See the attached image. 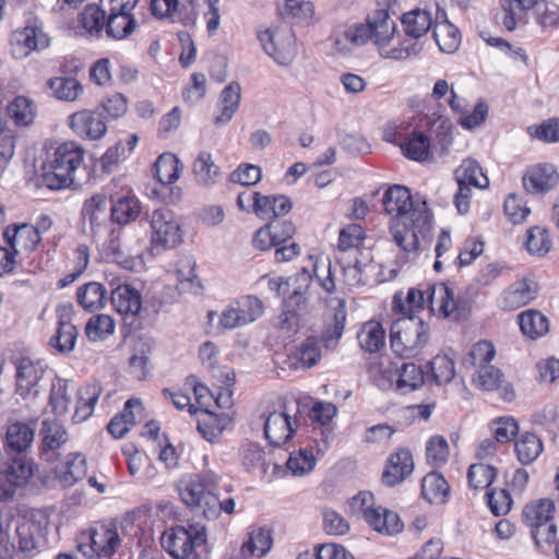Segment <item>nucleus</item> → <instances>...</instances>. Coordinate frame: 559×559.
Here are the masks:
<instances>
[{"label":"nucleus","mask_w":559,"mask_h":559,"mask_svg":"<svg viewBox=\"0 0 559 559\" xmlns=\"http://www.w3.org/2000/svg\"><path fill=\"white\" fill-rule=\"evenodd\" d=\"M406 305L402 304L397 296L394 297V310L404 316L413 314L414 310L423 309L427 304L432 311L444 318L460 320L462 310L459 301L454 299L453 290L445 284H423L416 288H409L406 296Z\"/></svg>","instance_id":"2"},{"label":"nucleus","mask_w":559,"mask_h":559,"mask_svg":"<svg viewBox=\"0 0 559 559\" xmlns=\"http://www.w3.org/2000/svg\"><path fill=\"white\" fill-rule=\"evenodd\" d=\"M286 465L294 475L301 476L310 473L316 466L312 449L301 448L290 453Z\"/></svg>","instance_id":"59"},{"label":"nucleus","mask_w":559,"mask_h":559,"mask_svg":"<svg viewBox=\"0 0 559 559\" xmlns=\"http://www.w3.org/2000/svg\"><path fill=\"white\" fill-rule=\"evenodd\" d=\"M84 159L83 148L75 142H64L50 154L41 168L40 183L59 190L75 183V174Z\"/></svg>","instance_id":"3"},{"label":"nucleus","mask_w":559,"mask_h":559,"mask_svg":"<svg viewBox=\"0 0 559 559\" xmlns=\"http://www.w3.org/2000/svg\"><path fill=\"white\" fill-rule=\"evenodd\" d=\"M312 280L311 273L302 267L296 275L287 277L290 281L293 290L288 297H285L288 307L304 308L306 306V293Z\"/></svg>","instance_id":"47"},{"label":"nucleus","mask_w":559,"mask_h":559,"mask_svg":"<svg viewBox=\"0 0 559 559\" xmlns=\"http://www.w3.org/2000/svg\"><path fill=\"white\" fill-rule=\"evenodd\" d=\"M497 476V469L487 464H473L468 468L467 478L474 489L488 488Z\"/></svg>","instance_id":"62"},{"label":"nucleus","mask_w":559,"mask_h":559,"mask_svg":"<svg viewBox=\"0 0 559 559\" xmlns=\"http://www.w3.org/2000/svg\"><path fill=\"white\" fill-rule=\"evenodd\" d=\"M360 348L366 353H378L385 345V331L381 323L368 321L362 324L357 334Z\"/></svg>","instance_id":"31"},{"label":"nucleus","mask_w":559,"mask_h":559,"mask_svg":"<svg viewBox=\"0 0 559 559\" xmlns=\"http://www.w3.org/2000/svg\"><path fill=\"white\" fill-rule=\"evenodd\" d=\"M241 100V87L238 83L227 85L219 97V114L214 117L216 126L229 122L239 107Z\"/></svg>","instance_id":"29"},{"label":"nucleus","mask_w":559,"mask_h":559,"mask_svg":"<svg viewBox=\"0 0 559 559\" xmlns=\"http://www.w3.org/2000/svg\"><path fill=\"white\" fill-rule=\"evenodd\" d=\"M15 536L19 550L28 557H33L43 540L40 524L28 519L17 520Z\"/></svg>","instance_id":"23"},{"label":"nucleus","mask_w":559,"mask_h":559,"mask_svg":"<svg viewBox=\"0 0 559 559\" xmlns=\"http://www.w3.org/2000/svg\"><path fill=\"white\" fill-rule=\"evenodd\" d=\"M52 96L63 102H74L83 93L82 84L74 78L56 76L47 81Z\"/></svg>","instance_id":"43"},{"label":"nucleus","mask_w":559,"mask_h":559,"mask_svg":"<svg viewBox=\"0 0 559 559\" xmlns=\"http://www.w3.org/2000/svg\"><path fill=\"white\" fill-rule=\"evenodd\" d=\"M39 437L41 439V455L48 461L52 460L55 451L69 440L68 431L57 419L43 420Z\"/></svg>","instance_id":"20"},{"label":"nucleus","mask_w":559,"mask_h":559,"mask_svg":"<svg viewBox=\"0 0 559 559\" xmlns=\"http://www.w3.org/2000/svg\"><path fill=\"white\" fill-rule=\"evenodd\" d=\"M78 301L83 309L90 312L100 310L105 306L106 290L97 282H90L78 289Z\"/></svg>","instance_id":"42"},{"label":"nucleus","mask_w":559,"mask_h":559,"mask_svg":"<svg viewBox=\"0 0 559 559\" xmlns=\"http://www.w3.org/2000/svg\"><path fill=\"white\" fill-rule=\"evenodd\" d=\"M301 308L288 307L286 299L283 301V311L274 321V326L282 332L283 336L289 337L294 335L300 324L298 311Z\"/></svg>","instance_id":"60"},{"label":"nucleus","mask_w":559,"mask_h":559,"mask_svg":"<svg viewBox=\"0 0 559 559\" xmlns=\"http://www.w3.org/2000/svg\"><path fill=\"white\" fill-rule=\"evenodd\" d=\"M370 380L381 390H390L396 384L397 370L390 360H374L368 366Z\"/></svg>","instance_id":"45"},{"label":"nucleus","mask_w":559,"mask_h":559,"mask_svg":"<svg viewBox=\"0 0 559 559\" xmlns=\"http://www.w3.org/2000/svg\"><path fill=\"white\" fill-rule=\"evenodd\" d=\"M9 117L19 126H28L36 116V106L34 102L25 96L15 97L8 105Z\"/></svg>","instance_id":"49"},{"label":"nucleus","mask_w":559,"mask_h":559,"mask_svg":"<svg viewBox=\"0 0 559 559\" xmlns=\"http://www.w3.org/2000/svg\"><path fill=\"white\" fill-rule=\"evenodd\" d=\"M200 417L198 418V430L202 437L210 441L215 442L221 437L225 425L226 417L215 415L210 409H199Z\"/></svg>","instance_id":"46"},{"label":"nucleus","mask_w":559,"mask_h":559,"mask_svg":"<svg viewBox=\"0 0 559 559\" xmlns=\"http://www.w3.org/2000/svg\"><path fill=\"white\" fill-rule=\"evenodd\" d=\"M521 332L531 340H537L549 331L547 317L538 310L530 309L519 316Z\"/></svg>","instance_id":"35"},{"label":"nucleus","mask_w":559,"mask_h":559,"mask_svg":"<svg viewBox=\"0 0 559 559\" xmlns=\"http://www.w3.org/2000/svg\"><path fill=\"white\" fill-rule=\"evenodd\" d=\"M367 523L378 533L389 536L401 533L404 527L396 512L381 506L367 513Z\"/></svg>","instance_id":"27"},{"label":"nucleus","mask_w":559,"mask_h":559,"mask_svg":"<svg viewBox=\"0 0 559 559\" xmlns=\"http://www.w3.org/2000/svg\"><path fill=\"white\" fill-rule=\"evenodd\" d=\"M48 404L51 407V412L57 416H62L68 412L71 404L68 380L59 377L52 379Z\"/></svg>","instance_id":"44"},{"label":"nucleus","mask_w":559,"mask_h":559,"mask_svg":"<svg viewBox=\"0 0 559 559\" xmlns=\"http://www.w3.org/2000/svg\"><path fill=\"white\" fill-rule=\"evenodd\" d=\"M34 436V429L26 423L14 421L9 424L5 432V449L10 452L23 454L31 448Z\"/></svg>","instance_id":"28"},{"label":"nucleus","mask_w":559,"mask_h":559,"mask_svg":"<svg viewBox=\"0 0 559 559\" xmlns=\"http://www.w3.org/2000/svg\"><path fill=\"white\" fill-rule=\"evenodd\" d=\"M424 371L413 362H404L397 370L396 388L406 393L419 388L424 383Z\"/></svg>","instance_id":"50"},{"label":"nucleus","mask_w":559,"mask_h":559,"mask_svg":"<svg viewBox=\"0 0 559 559\" xmlns=\"http://www.w3.org/2000/svg\"><path fill=\"white\" fill-rule=\"evenodd\" d=\"M273 537L271 528L263 526L257 527L249 534L247 539V551L252 556L261 558L272 548Z\"/></svg>","instance_id":"54"},{"label":"nucleus","mask_w":559,"mask_h":559,"mask_svg":"<svg viewBox=\"0 0 559 559\" xmlns=\"http://www.w3.org/2000/svg\"><path fill=\"white\" fill-rule=\"evenodd\" d=\"M81 215L84 226H88L93 235L102 233L109 221L107 197L97 193L86 199Z\"/></svg>","instance_id":"17"},{"label":"nucleus","mask_w":559,"mask_h":559,"mask_svg":"<svg viewBox=\"0 0 559 559\" xmlns=\"http://www.w3.org/2000/svg\"><path fill=\"white\" fill-rule=\"evenodd\" d=\"M141 213V205L136 198L123 195L112 202L110 217L119 225H127L135 221Z\"/></svg>","instance_id":"39"},{"label":"nucleus","mask_w":559,"mask_h":559,"mask_svg":"<svg viewBox=\"0 0 559 559\" xmlns=\"http://www.w3.org/2000/svg\"><path fill=\"white\" fill-rule=\"evenodd\" d=\"M429 325L418 316H403L391 325L390 345L401 358L416 357L428 343Z\"/></svg>","instance_id":"4"},{"label":"nucleus","mask_w":559,"mask_h":559,"mask_svg":"<svg viewBox=\"0 0 559 559\" xmlns=\"http://www.w3.org/2000/svg\"><path fill=\"white\" fill-rule=\"evenodd\" d=\"M135 25L136 22L132 16L131 11H109L105 27L109 37L123 39L133 33Z\"/></svg>","instance_id":"41"},{"label":"nucleus","mask_w":559,"mask_h":559,"mask_svg":"<svg viewBox=\"0 0 559 559\" xmlns=\"http://www.w3.org/2000/svg\"><path fill=\"white\" fill-rule=\"evenodd\" d=\"M396 26L393 19H388L383 11H373L367 23L349 25L344 31L345 39L353 46L359 47L371 40L379 48L386 47L392 40Z\"/></svg>","instance_id":"6"},{"label":"nucleus","mask_w":559,"mask_h":559,"mask_svg":"<svg viewBox=\"0 0 559 559\" xmlns=\"http://www.w3.org/2000/svg\"><path fill=\"white\" fill-rule=\"evenodd\" d=\"M401 22L407 36L419 38L432 26L431 14L423 9H411L403 12Z\"/></svg>","instance_id":"32"},{"label":"nucleus","mask_w":559,"mask_h":559,"mask_svg":"<svg viewBox=\"0 0 559 559\" xmlns=\"http://www.w3.org/2000/svg\"><path fill=\"white\" fill-rule=\"evenodd\" d=\"M518 460L523 465L535 462L544 450L543 441L538 436L532 432H523L520 435L514 444Z\"/></svg>","instance_id":"36"},{"label":"nucleus","mask_w":559,"mask_h":559,"mask_svg":"<svg viewBox=\"0 0 559 559\" xmlns=\"http://www.w3.org/2000/svg\"><path fill=\"white\" fill-rule=\"evenodd\" d=\"M2 475L12 487H22L33 476V465L25 456L19 454L5 463Z\"/></svg>","instance_id":"30"},{"label":"nucleus","mask_w":559,"mask_h":559,"mask_svg":"<svg viewBox=\"0 0 559 559\" xmlns=\"http://www.w3.org/2000/svg\"><path fill=\"white\" fill-rule=\"evenodd\" d=\"M197 262L192 255H182L177 262L178 288L181 293L198 294L201 282L195 274Z\"/></svg>","instance_id":"34"},{"label":"nucleus","mask_w":559,"mask_h":559,"mask_svg":"<svg viewBox=\"0 0 559 559\" xmlns=\"http://www.w3.org/2000/svg\"><path fill=\"white\" fill-rule=\"evenodd\" d=\"M531 136L543 142L555 143L559 141V120L551 118L540 124H533L527 128Z\"/></svg>","instance_id":"64"},{"label":"nucleus","mask_w":559,"mask_h":559,"mask_svg":"<svg viewBox=\"0 0 559 559\" xmlns=\"http://www.w3.org/2000/svg\"><path fill=\"white\" fill-rule=\"evenodd\" d=\"M429 365L433 380L439 385L449 383L455 374L454 362L447 355H437Z\"/></svg>","instance_id":"63"},{"label":"nucleus","mask_w":559,"mask_h":559,"mask_svg":"<svg viewBox=\"0 0 559 559\" xmlns=\"http://www.w3.org/2000/svg\"><path fill=\"white\" fill-rule=\"evenodd\" d=\"M111 305L121 316H136L142 307L140 292L129 284H119L111 290Z\"/></svg>","instance_id":"24"},{"label":"nucleus","mask_w":559,"mask_h":559,"mask_svg":"<svg viewBox=\"0 0 559 559\" xmlns=\"http://www.w3.org/2000/svg\"><path fill=\"white\" fill-rule=\"evenodd\" d=\"M103 112L83 109L69 116L70 128L83 139L98 140L107 132Z\"/></svg>","instance_id":"14"},{"label":"nucleus","mask_w":559,"mask_h":559,"mask_svg":"<svg viewBox=\"0 0 559 559\" xmlns=\"http://www.w3.org/2000/svg\"><path fill=\"white\" fill-rule=\"evenodd\" d=\"M150 225L153 248L167 250L181 243V224L171 210L162 207L153 211L150 217Z\"/></svg>","instance_id":"7"},{"label":"nucleus","mask_w":559,"mask_h":559,"mask_svg":"<svg viewBox=\"0 0 559 559\" xmlns=\"http://www.w3.org/2000/svg\"><path fill=\"white\" fill-rule=\"evenodd\" d=\"M58 329L49 344L62 354L70 353L75 346L78 336L76 328L69 320V311L66 307L58 308Z\"/></svg>","instance_id":"26"},{"label":"nucleus","mask_w":559,"mask_h":559,"mask_svg":"<svg viewBox=\"0 0 559 559\" xmlns=\"http://www.w3.org/2000/svg\"><path fill=\"white\" fill-rule=\"evenodd\" d=\"M192 173L198 186L212 188L222 179L221 167L214 162L211 153L202 151L192 163Z\"/></svg>","instance_id":"22"},{"label":"nucleus","mask_w":559,"mask_h":559,"mask_svg":"<svg viewBox=\"0 0 559 559\" xmlns=\"http://www.w3.org/2000/svg\"><path fill=\"white\" fill-rule=\"evenodd\" d=\"M502 25L509 31H514L519 25L528 21V13L538 4V0H499Z\"/></svg>","instance_id":"21"},{"label":"nucleus","mask_w":559,"mask_h":559,"mask_svg":"<svg viewBox=\"0 0 559 559\" xmlns=\"http://www.w3.org/2000/svg\"><path fill=\"white\" fill-rule=\"evenodd\" d=\"M151 10L158 17L177 14L185 25H193L198 15L194 0H152Z\"/></svg>","instance_id":"19"},{"label":"nucleus","mask_w":559,"mask_h":559,"mask_svg":"<svg viewBox=\"0 0 559 559\" xmlns=\"http://www.w3.org/2000/svg\"><path fill=\"white\" fill-rule=\"evenodd\" d=\"M265 52L278 64L288 66L296 57V38L289 29H265L258 34Z\"/></svg>","instance_id":"10"},{"label":"nucleus","mask_w":559,"mask_h":559,"mask_svg":"<svg viewBox=\"0 0 559 559\" xmlns=\"http://www.w3.org/2000/svg\"><path fill=\"white\" fill-rule=\"evenodd\" d=\"M160 545L175 559H204L209 554L206 531L201 525L174 526L163 533Z\"/></svg>","instance_id":"5"},{"label":"nucleus","mask_w":559,"mask_h":559,"mask_svg":"<svg viewBox=\"0 0 559 559\" xmlns=\"http://www.w3.org/2000/svg\"><path fill=\"white\" fill-rule=\"evenodd\" d=\"M121 545V533L114 525L103 524L92 532L91 548L98 558H111Z\"/></svg>","instance_id":"18"},{"label":"nucleus","mask_w":559,"mask_h":559,"mask_svg":"<svg viewBox=\"0 0 559 559\" xmlns=\"http://www.w3.org/2000/svg\"><path fill=\"white\" fill-rule=\"evenodd\" d=\"M496 349L488 341L477 342L469 349L464 364L466 366L478 367L487 366L493 359Z\"/></svg>","instance_id":"61"},{"label":"nucleus","mask_w":559,"mask_h":559,"mask_svg":"<svg viewBox=\"0 0 559 559\" xmlns=\"http://www.w3.org/2000/svg\"><path fill=\"white\" fill-rule=\"evenodd\" d=\"M346 322V311L343 301H340L338 308L333 316V322L326 326L323 332L321 342L326 349H334L343 335Z\"/></svg>","instance_id":"51"},{"label":"nucleus","mask_w":559,"mask_h":559,"mask_svg":"<svg viewBox=\"0 0 559 559\" xmlns=\"http://www.w3.org/2000/svg\"><path fill=\"white\" fill-rule=\"evenodd\" d=\"M526 249L531 254L544 255L551 248V239L546 228L534 226L527 230Z\"/></svg>","instance_id":"58"},{"label":"nucleus","mask_w":559,"mask_h":559,"mask_svg":"<svg viewBox=\"0 0 559 559\" xmlns=\"http://www.w3.org/2000/svg\"><path fill=\"white\" fill-rule=\"evenodd\" d=\"M114 332L115 321L107 314H97L92 317L85 326L86 336L93 342L102 341Z\"/></svg>","instance_id":"57"},{"label":"nucleus","mask_w":559,"mask_h":559,"mask_svg":"<svg viewBox=\"0 0 559 559\" xmlns=\"http://www.w3.org/2000/svg\"><path fill=\"white\" fill-rule=\"evenodd\" d=\"M3 237L17 255L34 252L41 241V237L37 235L33 224L28 223L7 226Z\"/></svg>","instance_id":"15"},{"label":"nucleus","mask_w":559,"mask_h":559,"mask_svg":"<svg viewBox=\"0 0 559 559\" xmlns=\"http://www.w3.org/2000/svg\"><path fill=\"white\" fill-rule=\"evenodd\" d=\"M555 503L550 499H542L536 504L526 506L523 515L527 525L536 526L544 522H552Z\"/></svg>","instance_id":"53"},{"label":"nucleus","mask_w":559,"mask_h":559,"mask_svg":"<svg viewBox=\"0 0 559 559\" xmlns=\"http://www.w3.org/2000/svg\"><path fill=\"white\" fill-rule=\"evenodd\" d=\"M537 294L538 286L533 280H518L501 293L497 302L502 310L512 311L530 304Z\"/></svg>","instance_id":"12"},{"label":"nucleus","mask_w":559,"mask_h":559,"mask_svg":"<svg viewBox=\"0 0 559 559\" xmlns=\"http://www.w3.org/2000/svg\"><path fill=\"white\" fill-rule=\"evenodd\" d=\"M15 370L16 393L23 399L36 397L45 367L39 361L22 357L16 360Z\"/></svg>","instance_id":"11"},{"label":"nucleus","mask_w":559,"mask_h":559,"mask_svg":"<svg viewBox=\"0 0 559 559\" xmlns=\"http://www.w3.org/2000/svg\"><path fill=\"white\" fill-rule=\"evenodd\" d=\"M382 202L392 215L390 233L402 251L417 254L430 246L433 217L425 201H414L408 188L394 185L384 192Z\"/></svg>","instance_id":"1"},{"label":"nucleus","mask_w":559,"mask_h":559,"mask_svg":"<svg viewBox=\"0 0 559 559\" xmlns=\"http://www.w3.org/2000/svg\"><path fill=\"white\" fill-rule=\"evenodd\" d=\"M106 13L97 4H87L80 13L81 26L91 35H98L103 32Z\"/></svg>","instance_id":"56"},{"label":"nucleus","mask_w":559,"mask_h":559,"mask_svg":"<svg viewBox=\"0 0 559 559\" xmlns=\"http://www.w3.org/2000/svg\"><path fill=\"white\" fill-rule=\"evenodd\" d=\"M11 44L14 46V55L26 57L31 51L45 49L49 46V38L43 29L41 23L34 21L23 29L13 33Z\"/></svg>","instance_id":"13"},{"label":"nucleus","mask_w":559,"mask_h":559,"mask_svg":"<svg viewBox=\"0 0 559 559\" xmlns=\"http://www.w3.org/2000/svg\"><path fill=\"white\" fill-rule=\"evenodd\" d=\"M60 481L64 486H72L87 475L86 459L81 453L67 455L64 466L58 472Z\"/></svg>","instance_id":"40"},{"label":"nucleus","mask_w":559,"mask_h":559,"mask_svg":"<svg viewBox=\"0 0 559 559\" xmlns=\"http://www.w3.org/2000/svg\"><path fill=\"white\" fill-rule=\"evenodd\" d=\"M155 173L160 183L170 185L180 176V162L173 154H163L155 163Z\"/></svg>","instance_id":"55"},{"label":"nucleus","mask_w":559,"mask_h":559,"mask_svg":"<svg viewBox=\"0 0 559 559\" xmlns=\"http://www.w3.org/2000/svg\"><path fill=\"white\" fill-rule=\"evenodd\" d=\"M456 181L466 182L475 188H487L489 180L479 164L472 158L464 159L455 170Z\"/></svg>","instance_id":"48"},{"label":"nucleus","mask_w":559,"mask_h":559,"mask_svg":"<svg viewBox=\"0 0 559 559\" xmlns=\"http://www.w3.org/2000/svg\"><path fill=\"white\" fill-rule=\"evenodd\" d=\"M559 174L554 165L545 164L533 168L523 177V185L530 193H543L557 186Z\"/></svg>","instance_id":"25"},{"label":"nucleus","mask_w":559,"mask_h":559,"mask_svg":"<svg viewBox=\"0 0 559 559\" xmlns=\"http://www.w3.org/2000/svg\"><path fill=\"white\" fill-rule=\"evenodd\" d=\"M199 476L190 475L178 484V491L182 501L190 508L198 509L204 518L215 519L218 508V493L205 490Z\"/></svg>","instance_id":"9"},{"label":"nucleus","mask_w":559,"mask_h":559,"mask_svg":"<svg viewBox=\"0 0 559 559\" xmlns=\"http://www.w3.org/2000/svg\"><path fill=\"white\" fill-rule=\"evenodd\" d=\"M102 394V388L98 383L86 384L78 392V401L73 420L81 423L87 419L92 414L95 404Z\"/></svg>","instance_id":"37"},{"label":"nucleus","mask_w":559,"mask_h":559,"mask_svg":"<svg viewBox=\"0 0 559 559\" xmlns=\"http://www.w3.org/2000/svg\"><path fill=\"white\" fill-rule=\"evenodd\" d=\"M414 471L412 452L401 448L388 457L382 480L386 486L394 487L407 478Z\"/></svg>","instance_id":"16"},{"label":"nucleus","mask_w":559,"mask_h":559,"mask_svg":"<svg viewBox=\"0 0 559 559\" xmlns=\"http://www.w3.org/2000/svg\"><path fill=\"white\" fill-rule=\"evenodd\" d=\"M442 16L445 17L444 12H442ZM432 35L436 44L443 52L452 53L460 46V31L447 19H444L443 21H439V16H437V22L435 24Z\"/></svg>","instance_id":"33"},{"label":"nucleus","mask_w":559,"mask_h":559,"mask_svg":"<svg viewBox=\"0 0 559 559\" xmlns=\"http://www.w3.org/2000/svg\"><path fill=\"white\" fill-rule=\"evenodd\" d=\"M401 147L407 158L423 162L429 156L430 142L423 132H413Z\"/></svg>","instance_id":"52"},{"label":"nucleus","mask_w":559,"mask_h":559,"mask_svg":"<svg viewBox=\"0 0 559 559\" xmlns=\"http://www.w3.org/2000/svg\"><path fill=\"white\" fill-rule=\"evenodd\" d=\"M449 490L447 480L439 473H428L421 480V495L429 503L445 502Z\"/></svg>","instance_id":"38"},{"label":"nucleus","mask_w":559,"mask_h":559,"mask_svg":"<svg viewBox=\"0 0 559 559\" xmlns=\"http://www.w3.org/2000/svg\"><path fill=\"white\" fill-rule=\"evenodd\" d=\"M295 413L285 406L281 411L261 414L263 419L264 437L271 445L281 447L286 444L295 436L298 423L296 415L299 412L298 405L295 406Z\"/></svg>","instance_id":"8"}]
</instances>
